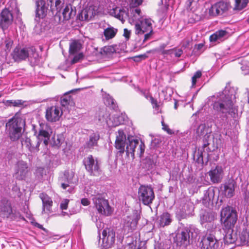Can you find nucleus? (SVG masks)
<instances>
[{
  "label": "nucleus",
  "instance_id": "obj_1",
  "mask_svg": "<svg viewBox=\"0 0 249 249\" xmlns=\"http://www.w3.org/2000/svg\"><path fill=\"white\" fill-rule=\"evenodd\" d=\"M236 92L233 87H226L225 89L219 93L212 104L213 109L223 115L224 120L227 119V114L234 117L237 109L234 106Z\"/></svg>",
  "mask_w": 249,
  "mask_h": 249
},
{
  "label": "nucleus",
  "instance_id": "obj_2",
  "mask_svg": "<svg viewBox=\"0 0 249 249\" xmlns=\"http://www.w3.org/2000/svg\"><path fill=\"white\" fill-rule=\"evenodd\" d=\"M25 125V120L17 114L8 120L5 125L6 131L12 141H16L20 138L22 128Z\"/></svg>",
  "mask_w": 249,
  "mask_h": 249
},
{
  "label": "nucleus",
  "instance_id": "obj_3",
  "mask_svg": "<svg viewBox=\"0 0 249 249\" xmlns=\"http://www.w3.org/2000/svg\"><path fill=\"white\" fill-rule=\"evenodd\" d=\"M32 130L37 139L36 146H39L41 142L45 146L48 144L52 133V129L49 125L45 123L39 122L38 125H32Z\"/></svg>",
  "mask_w": 249,
  "mask_h": 249
},
{
  "label": "nucleus",
  "instance_id": "obj_4",
  "mask_svg": "<svg viewBox=\"0 0 249 249\" xmlns=\"http://www.w3.org/2000/svg\"><path fill=\"white\" fill-rule=\"evenodd\" d=\"M199 233V230L194 226L182 228L176 236V242L178 246H187L189 244L190 237L196 238Z\"/></svg>",
  "mask_w": 249,
  "mask_h": 249
},
{
  "label": "nucleus",
  "instance_id": "obj_5",
  "mask_svg": "<svg viewBox=\"0 0 249 249\" xmlns=\"http://www.w3.org/2000/svg\"><path fill=\"white\" fill-rule=\"evenodd\" d=\"M211 133V128L208 125L204 124H200L196 128V136H203L202 148L198 149V150L200 151L198 160L201 158L202 160V154L203 152L208 154V153L211 152V149L209 147V145L210 144L209 141Z\"/></svg>",
  "mask_w": 249,
  "mask_h": 249
},
{
  "label": "nucleus",
  "instance_id": "obj_6",
  "mask_svg": "<svg viewBox=\"0 0 249 249\" xmlns=\"http://www.w3.org/2000/svg\"><path fill=\"white\" fill-rule=\"evenodd\" d=\"M83 163L90 176L99 177L102 174L101 162L97 158L89 155L84 159Z\"/></svg>",
  "mask_w": 249,
  "mask_h": 249
},
{
  "label": "nucleus",
  "instance_id": "obj_7",
  "mask_svg": "<svg viewBox=\"0 0 249 249\" xmlns=\"http://www.w3.org/2000/svg\"><path fill=\"white\" fill-rule=\"evenodd\" d=\"M221 232L220 229L208 230L205 235L201 240L202 248L203 249H217L219 247V240L216 234Z\"/></svg>",
  "mask_w": 249,
  "mask_h": 249
},
{
  "label": "nucleus",
  "instance_id": "obj_8",
  "mask_svg": "<svg viewBox=\"0 0 249 249\" xmlns=\"http://www.w3.org/2000/svg\"><path fill=\"white\" fill-rule=\"evenodd\" d=\"M151 22V19L145 18L135 24V34L138 35H144L143 42L149 40L153 33Z\"/></svg>",
  "mask_w": 249,
  "mask_h": 249
},
{
  "label": "nucleus",
  "instance_id": "obj_9",
  "mask_svg": "<svg viewBox=\"0 0 249 249\" xmlns=\"http://www.w3.org/2000/svg\"><path fill=\"white\" fill-rule=\"evenodd\" d=\"M139 200L144 205H149L153 203L155 196L153 188L149 185H142L138 191Z\"/></svg>",
  "mask_w": 249,
  "mask_h": 249
},
{
  "label": "nucleus",
  "instance_id": "obj_10",
  "mask_svg": "<svg viewBox=\"0 0 249 249\" xmlns=\"http://www.w3.org/2000/svg\"><path fill=\"white\" fill-rule=\"evenodd\" d=\"M0 215L3 217L11 218L16 219L17 217L24 219L19 212L13 213L10 200L6 197H3L0 200Z\"/></svg>",
  "mask_w": 249,
  "mask_h": 249
},
{
  "label": "nucleus",
  "instance_id": "obj_11",
  "mask_svg": "<svg viewBox=\"0 0 249 249\" xmlns=\"http://www.w3.org/2000/svg\"><path fill=\"white\" fill-rule=\"evenodd\" d=\"M118 5L110 10V15L121 20L123 23L128 17V9L127 8L128 2L126 0H119Z\"/></svg>",
  "mask_w": 249,
  "mask_h": 249
},
{
  "label": "nucleus",
  "instance_id": "obj_12",
  "mask_svg": "<svg viewBox=\"0 0 249 249\" xmlns=\"http://www.w3.org/2000/svg\"><path fill=\"white\" fill-rule=\"evenodd\" d=\"M236 182L233 179H229L220 187L219 193L223 197L230 198L234 195Z\"/></svg>",
  "mask_w": 249,
  "mask_h": 249
},
{
  "label": "nucleus",
  "instance_id": "obj_13",
  "mask_svg": "<svg viewBox=\"0 0 249 249\" xmlns=\"http://www.w3.org/2000/svg\"><path fill=\"white\" fill-rule=\"evenodd\" d=\"M94 206L98 212L103 215L108 216L111 213V208L107 200L102 197H95L93 198Z\"/></svg>",
  "mask_w": 249,
  "mask_h": 249
},
{
  "label": "nucleus",
  "instance_id": "obj_14",
  "mask_svg": "<svg viewBox=\"0 0 249 249\" xmlns=\"http://www.w3.org/2000/svg\"><path fill=\"white\" fill-rule=\"evenodd\" d=\"M74 176V173L72 171L66 170L63 174L59 178L58 184L60 187L64 190H66L68 188V191L71 192L72 188L70 185L73 183L72 179Z\"/></svg>",
  "mask_w": 249,
  "mask_h": 249
},
{
  "label": "nucleus",
  "instance_id": "obj_15",
  "mask_svg": "<svg viewBox=\"0 0 249 249\" xmlns=\"http://www.w3.org/2000/svg\"><path fill=\"white\" fill-rule=\"evenodd\" d=\"M126 136L123 130H119L116 135L115 147L118 150L117 154L122 156L125 151V146H126Z\"/></svg>",
  "mask_w": 249,
  "mask_h": 249
},
{
  "label": "nucleus",
  "instance_id": "obj_16",
  "mask_svg": "<svg viewBox=\"0 0 249 249\" xmlns=\"http://www.w3.org/2000/svg\"><path fill=\"white\" fill-rule=\"evenodd\" d=\"M62 110L57 106H52L48 107L46 110V118L51 122H55L59 120L62 115Z\"/></svg>",
  "mask_w": 249,
  "mask_h": 249
},
{
  "label": "nucleus",
  "instance_id": "obj_17",
  "mask_svg": "<svg viewBox=\"0 0 249 249\" xmlns=\"http://www.w3.org/2000/svg\"><path fill=\"white\" fill-rule=\"evenodd\" d=\"M229 9L228 3L224 1H219L212 5L209 10V14L210 16H216L221 15Z\"/></svg>",
  "mask_w": 249,
  "mask_h": 249
},
{
  "label": "nucleus",
  "instance_id": "obj_18",
  "mask_svg": "<svg viewBox=\"0 0 249 249\" xmlns=\"http://www.w3.org/2000/svg\"><path fill=\"white\" fill-rule=\"evenodd\" d=\"M28 165L26 162L19 160L15 166L14 176L18 180L24 179L28 173Z\"/></svg>",
  "mask_w": 249,
  "mask_h": 249
},
{
  "label": "nucleus",
  "instance_id": "obj_19",
  "mask_svg": "<svg viewBox=\"0 0 249 249\" xmlns=\"http://www.w3.org/2000/svg\"><path fill=\"white\" fill-rule=\"evenodd\" d=\"M36 10L35 20L38 21L40 18H44L49 10L48 6L45 0H40L36 1Z\"/></svg>",
  "mask_w": 249,
  "mask_h": 249
},
{
  "label": "nucleus",
  "instance_id": "obj_20",
  "mask_svg": "<svg viewBox=\"0 0 249 249\" xmlns=\"http://www.w3.org/2000/svg\"><path fill=\"white\" fill-rule=\"evenodd\" d=\"M102 246L105 249L112 247L115 240V232L113 230H108V232L104 230L103 231Z\"/></svg>",
  "mask_w": 249,
  "mask_h": 249
},
{
  "label": "nucleus",
  "instance_id": "obj_21",
  "mask_svg": "<svg viewBox=\"0 0 249 249\" xmlns=\"http://www.w3.org/2000/svg\"><path fill=\"white\" fill-rule=\"evenodd\" d=\"M223 230L225 233L223 237L225 244H231L234 243L240 244L239 236L237 237L236 233L233 232L232 228L225 229L223 228Z\"/></svg>",
  "mask_w": 249,
  "mask_h": 249
},
{
  "label": "nucleus",
  "instance_id": "obj_22",
  "mask_svg": "<svg viewBox=\"0 0 249 249\" xmlns=\"http://www.w3.org/2000/svg\"><path fill=\"white\" fill-rule=\"evenodd\" d=\"M12 57L15 61L19 62L25 60L29 56V51L27 48L16 47L12 53Z\"/></svg>",
  "mask_w": 249,
  "mask_h": 249
},
{
  "label": "nucleus",
  "instance_id": "obj_23",
  "mask_svg": "<svg viewBox=\"0 0 249 249\" xmlns=\"http://www.w3.org/2000/svg\"><path fill=\"white\" fill-rule=\"evenodd\" d=\"M13 19V14L10 11L5 8L1 12L0 24L2 28H6L10 25Z\"/></svg>",
  "mask_w": 249,
  "mask_h": 249
},
{
  "label": "nucleus",
  "instance_id": "obj_24",
  "mask_svg": "<svg viewBox=\"0 0 249 249\" xmlns=\"http://www.w3.org/2000/svg\"><path fill=\"white\" fill-rule=\"evenodd\" d=\"M211 180L213 183L221 182L223 176V171L221 167L217 166L214 169L210 170L209 173Z\"/></svg>",
  "mask_w": 249,
  "mask_h": 249
},
{
  "label": "nucleus",
  "instance_id": "obj_25",
  "mask_svg": "<svg viewBox=\"0 0 249 249\" xmlns=\"http://www.w3.org/2000/svg\"><path fill=\"white\" fill-rule=\"evenodd\" d=\"M134 89L135 91L138 93L139 94L144 96L146 99H148L150 98V102L153 106V108H155L157 110V113L160 112L159 109V105H158L157 101L155 100L152 96H151L149 92L144 89H141L139 87H135Z\"/></svg>",
  "mask_w": 249,
  "mask_h": 249
},
{
  "label": "nucleus",
  "instance_id": "obj_26",
  "mask_svg": "<svg viewBox=\"0 0 249 249\" xmlns=\"http://www.w3.org/2000/svg\"><path fill=\"white\" fill-rule=\"evenodd\" d=\"M140 218L139 214L136 213L132 216H127L124 222V227L128 228V232L132 231L135 230L138 221Z\"/></svg>",
  "mask_w": 249,
  "mask_h": 249
},
{
  "label": "nucleus",
  "instance_id": "obj_27",
  "mask_svg": "<svg viewBox=\"0 0 249 249\" xmlns=\"http://www.w3.org/2000/svg\"><path fill=\"white\" fill-rule=\"evenodd\" d=\"M39 197L42 202V213H50L52 211L51 208L53 205V201L51 197L44 193H41L39 195Z\"/></svg>",
  "mask_w": 249,
  "mask_h": 249
},
{
  "label": "nucleus",
  "instance_id": "obj_28",
  "mask_svg": "<svg viewBox=\"0 0 249 249\" xmlns=\"http://www.w3.org/2000/svg\"><path fill=\"white\" fill-rule=\"evenodd\" d=\"M124 120L125 115L121 114L119 115H114L110 117L106 121V123L109 127H115L123 124Z\"/></svg>",
  "mask_w": 249,
  "mask_h": 249
},
{
  "label": "nucleus",
  "instance_id": "obj_29",
  "mask_svg": "<svg viewBox=\"0 0 249 249\" xmlns=\"http://www.w3.org/2000/svg\"><path fill=\"white\" fill-rule=\"evenodd\" d=\"M179 201L181 208L190 214L194 207L190 198L187 196H183L179 198Z\"/></svg>",
  "mask_w": 249,
  "mask_h": 249
},
{
  "label": "nucleus",
  "instance_id": "obj_30",
  "mask_svg": "<svg viewBox=\"0 0 249 249\" xmlns=\"http://www.w3.org/2000/svg\"><path fill=\"white\" fill-rule=\"evenodd\" d=\"M100 139V135L98 132H93L89 134V139L85 143V147L89 149H93L98 146V142Z\"/></svg>",
  "mask_w": 249,
  "mask_h": 249
},
{
  "label": "nucleus",
  "instance_id": "obj_31",
  "mask_svg": "<svg viewBox=\"0 0 249 249\" xmlns=\"http://www.w3.org/2000/svg\"><path fill=\"white\" fill-rule=\"evenodd\" d=\"M200 221L201 224L205 223H211L215 218L214 213L212 211L201 210L199 214Z\"/></svg>",
  "mask_w": 249,
  "mask_h": 249
},
{
  "label": "nucleus",
  "instance_id": "obj_32",
  "mask_svg": "<svg viewBox=\"0 0 249 249\" xmlns=\"http://www.w3.org/2000/svg\"><path fill=\"white\" fill-rule=\"evenodd\" d=\"M128 142V143H127L125 151L127 156H129L130 154L131 157L134 159L135 148L139 144V140L134 139H129Z\"/></svg>",
  "mask_w": 249,
  "mask_h": 249
},
{
  "label": "nucleus",
  "instance_id": "obj_33",
  "mask_svg": "<svg viewBox=\"0 0 249 249\" xmlns=\"http://www.w3.org/2000/svg\"><path fill=\"white\" fill-rule=\"evenodd\" d=\"M239 239L241 245L246 244L247 241H249V221L244 222L242 231L239 235Z\"/></svg>",
  "mask_w": 249,
  "mask_h": 249
},
{
  "label": "nucleus",
  "instance_id": "obj_34",
  "mask_svg": "<svg viewBox=\"0 0 249 249\" xmlns=\"http://www.w3.org/2000/svg\"><path fill=\"white\" fill-rule=\"evenodd\" d=\"M237 215L236 211L230 206H227L223 208L221 211V219L222 221L224 219L231 217V215Z\"/></svg>",
  "mask_w": 249,
  "mask_h": 249
},
{
  "label": "nucleus",
  "instance_id": "obj_35",
  "mask_svg": "<svg viewBox=\"0 0 249 249\" xmlns=\"http://www.w3.org/2000/svg\"><path fill=\"white\" fill-rule=\"evenodd\" d=\"M172 221L171 215L168 213L165 212L160 215L158 223L160 227H164L170 225Z\"/></svg>",
  "mask_w": 249,
  "mask_h": 249
},
{
  "label": "nucleus",
  "instance_id": "obj_36",
  "mask_svg": "<svg viewBox=\"0 0 249 249\" xmlns=\"http://www.w3.org/2000/svg\"><path fill=\"white\" fill-rule=\"evenodd\" d=\"M21 142L22 146H25L30 152L39 150V146H36V144L35 145L29 138L26 137L22 138Z\"/></svg>",
  "mask_w": 249,
  "mask_h": 249
},
{
  "label": "nucleus",
  "instance_id": "obj_37",
  "mask_svg": "<svg viewBox=\"0 0 249 249\" xmlns=\"http://www.w3.org/2000/svg\"><path fill=\"white\" fill-rule=\"evenodd\" d=\"M118 32V29L111 25L105 28L104 30L103 34L106 40H108L114 38Z\"/></svg>",
  "mask_w": 249,
  "mask_h": 249
},
{
  "label": "nucleus",
  "instance_id": "obj_38",
  "mask_svg": "<svg viewBox=\"0 0 249 249\" xmlns=\"http://www.w3.org/2000/svg\"><path fill=\"white\" fill-rule=\"evenodd\" d=\"M214 193L213 191L206 190L204 192V196L202 198V203L206 207H208L211 202H213Z\"/></svg>",
  "mask_w": 249,
  "mask_h": 249
},
{
  "label": "nucleus",
  "instance_id": "obj_39",
  "mask_svg": "<svg viewBox=\"0 0 249 249\" xmlns=\"http://www.w3.org/2000/svg\"><path fill=\"white\" fill-rule=\"evenodd\" d=\"M31 53H29V60L32 66L37 65L39 63L41 57L35 49H31Z\"/></svg>",
  "mask_w": 249,
  "mask_h": 249
},
{
  "label": "nucleus",
  "instance_id": "obj_40",
  "mask_svg": "<svg viewBox=\"0 0 249 249\" xmlns=\"http://www.w3.org/2000/svg\"><path fill=\"white\" fill-rule=\"evenodd\" d=\"M76 11L74 10L71 5H67L63 10L62 14L63 17V19L68 20L74 17Z\"/></svg>",
  "mask_w": 249,
  "mask_h": 249
},
{
  "label": "nucleus",
  "instance_id": "obj_41",
  "mask_svg": "<svg viewBox=\"0 0 249 249\" xmlns=\"http://www.w3.org/2000/svg\"><path fill=\"white\" fill-rule=\"evenodd\" d=\"M237 215H231V217L223 220V228L225 229L233 228L237 222Z\"/></svg>",
  "mask_w": 249,
  "mask_h": 249
},
{
  "label": "nucleus",
  "instance_id": "obj_42",
  "mask_svg": "<svg viewBox=\"0 0 249 249\" xmlns=\"http://www.w3.org/2000/svg\"><path fill=\"white\" fill-rule=\"evenodd\" d=\"M227 33V32L225 30H218L210 36V40L211 42H215L218 40H221L222 38L225 36Z\"/></svg>",
  "mask_w": 249,
  "mask_h": 249
},
{
  "label": "nucleus",
  "instance_id": "obj_43",
  "mask_svg": "<svg viewBox=\"0 0 249 249\" xmlns=\"http://www.w3.org/2000/svg\"><path fill=\"white\" fill-rule=\"evenodd\" d=\"M103 98L104 103L107 106L113 109H115L117 108V106L115 104L114 99L109 94H106L104 96Z\"/></svg>",
  "mask_w": 249,
  "mask_h": 249
},
{
  "label": "nucleus",
  "instance_id": "obj_44",
  "mask_svg": "<svg viewBox=\"0 0 249 249\" xmlns=\"http://www.w3.org/2000/svg\"><path fill=\"white\" fill-rule=\"evenodd\" d=\"M73 103L71 96L66 93L61 97L60 103L63 107L68 108L69 105L72 104Z\"/></svg>",
  "mask_w": 249,
  "mask_h": 249
},
{
  "label": "nucleus",
  "instance_id": "obj_45",
  "mask_svg": "<svg viewBox=\"0 0 249 249\" xmlns=\"http://www.w3.org/2000/svg\"><path fill=\"white\" fill-rule=\"evenodd\" d=\"M64 141V138L62 135H54L52 138L51 141V144L53 146L59 147L61 145Z\"/></svg>",
  "mask_w": 249,
  "mask_h": 249
},
{
  "label": "nucleus",
  "instance_id": "obj_46",
  "mask_svg": "<svg viewBox=\"0 0 249 249\" xmlns=\"http://www.w3.org/2000/svg\"><path fill=\"white\" fill-rule=\"evenodd\" d=\"M81 48V44L77 41H73L70 45L69 52L71 54H74Z\"/></svg>",
  "mask_w": 249,
  "mask_h": 249
},
{
  "label": "nucleus",
  "instance_id": "obj_47",
  "mask_svg": "<svg viewBox=\"0 0 249 249\" xmlns=\"http://www.w3.org/2000/svg\"><path fill=\"white\" fill-rule=\"evenodd\" d=\"M249 1L248 0H235L234 10L240 11L246 7Z\"/></svg>",
  "mask_w": 249,
  "mask_h": 249
},
{
  "label": "nucleus",
  "instance_id": "obj_48",
  "mask_svg": "<svg viewBox=\"0 0 249 249\" xmlns=\"http://www.w3.org/2000/svg\"><path fill=\"white\" fill-rule=\"evenodd\" d=\"M26 101L22 100H11L6 101V105L8 106L21 107L24 105Z\"/></svg>",
  "mask_w": 249,
  "mask_h": 249
},
{
  "label": "nucleus",
  "instance_id": "obj_49",
  "mask_svg": "<svg viewBox=\"0 0 249 249\" xmlns=\"http://www.w3.org/2000/svg\"><path fill=\"white\" fill-rule=\"evenodd\" d=\"M85 9L87 12V14L89 18V19L94 17L97 13V9H96V7L93 5L86 7Z\"/></svg>",
  "mask_w": 249,
  "mask_h": 249
},
{
  "label": "nucleus",
  "instance_id": "obj_50",
  "mask_svg": "<svg viewBox=\"0 0 249 249\" xmlns=\"http://www.w3.org/2000/svg\"><path fill=\"white\" fill-rule=\"evenodd\" d=\"M190 214L186 212L182 208L178 210L176 212V215L178 220H180L182 219H184L187 217Z\"/></svg>",
  "mask_w": 249,
  "mask_h": 249
},
{
  "label": "nucleus",
  "instance_id": "obj_51",
  "mask_svg": "<svg viewBox=\"0 0 249 249\" xmlns=\"http://www.w3.org/2000/svg\"><path fill=\"white\" fill-rule=\"evenodd\" d=\"M241 192L245 201L249 202V188L248 187V185L242 187Z\"/></svg>",
  "mask_w": 249,
  "mask_h": 249
},
{
  "label": "nucleus",
  "instance_id": "obj_52",
  "mask_svg": "<svg viewBox=\"0 0 249 249\" xmlns=\"http://www.w3.org/2000/svg\"><path fill=\"white\" fill-rule=\"evenodd\" d=\"M78 17L79 19L81 21H89L90 20L85 8L81 11V12L78 14Z\"/></svg>",
  "mask_w": 249,
  "mask_h": 249
},
{
  "label": "nucleus",
  "instance_id": "obj_53",
  "mask_svg": "<svg viewBox=\"0 0 249 249\" xmlns=\"http://www.w3.org/2000/svg\"><path fill=\"white\" fill-rule=\"evenodd\" d=\"M171 50L172 51L170 53V56L172 57H179L183 53V50L181 49L173 48Z\"/></svg>",
  "mask_w": 249,
  "mask_h": 249
},
{
  "label": "nucleus",
  "instance_id": "obj_54",
  "mask_svg": "<svg viewBox=\"0 0 249 249\" xmlns=\"http://www.w3.org/2000/svg\"><path fill=\"white\" fill-rule=\"evenodd\" d=\"M5 50L6 52H10L12 45L13 44V41L11 38H6L5 40Z\"/></svg>",
  "mask_w": 249,
  "mask_h": 249
},
{
  "label": "nucleus",
  "instance_id": "obj_55",
  "mask_svg": "<svg viewBox=\"0 0 249 249\" xmlns=\"http://www.w3.org/2000/svg\"><path fill=\"white\" fill-rule=\"evenodd\" d=\"M202 75L201 72L200 71H197L196 72L192 78V86L196 85V79L200 78Z\"/></svg>",
  "mask_w": 249,
  "mask_h": 249
},
{
  "label": "nucleus",
  "instance_id": "obj_56",
  "mask_svg": "<svg viewBox=\"0 0 249 249\" xmlns=\"http://www.w3.org/2000/svg\"><path fill=\"white\" fill-rule=\"evenodd\" d=\"M198 0H187L186 2V5L187 8H189L190 10H192V8L191 7L193 5H196Z\"/></svg>",
  "mask_w": 249,
  "mask_h": 249
},
{
  "label": "nucleus",
  "instance_id": "obj_57",
  "mask_svg": "<svg viewBox=\"0 0 249 249\" xmlns=\"http://www.w3.org/2000/svg\"><path fill=\"white\" fill-rule=\"evenodd\" d=\"M143 0H131L130 5L131 7H135L142 4Z\"/></svg>",
  "mask_w": 249,
  "mask_h": 249
},
{
  "label": "nucleus",
  "instance_id": "obj_58",
  "mask_svg": "<svg viewBox=\"0 0 249 249\" xmlns=\"http://www.w3.org/2000/svg\"><path fill=\"white\" fill-rule=\"evenodd\" d=\"M92 220L93 221L96 223V226L98 228H100L102 227V223L100 221V220L98 218L97 216H92Z\"/></svg>",
  "mask_w": 249,
  "mask_h": 249
},
{
  "label": "nucleus",
  "instance_id": "obj_59",
  "mask_svg": "<svg viewBox=\"0 0 249 249\" xmlns=\"http://www.w3.org/2000/svg\"><path fill=\"white\" fill-rule=\"evenodd\" d=\"M147 57H148L147 55L145 53V54H141V55L135 56L134 60L136 61H140L142 60H144L146 58H147Z\"/></svg>",
  "mask_w": 249,
  "mask_h": 249
},
{
  "label": "nucleus",
  "instance_id": "obj_60",
  "mask_svg": "<svg viewBox=\"0 0 249 249\" xmlns=\"http://www.w3.org/2000/svg\"><path fill=\"white\" fill-rule=\"evenodd\" d=\"M161 124L162 126V129L166 131L168 134H172L173 133V131L171 129H169L168 128V126L167 124H165L163 121L161 122Z\"/></svg>",
  "mask_w": 249,
  "mask_h": 249
},
{
  "label": "nucleus",
  "instance_id": "obj_61",
  "mask_svg": "<svg viewBox=\"0 0 249 249\" xmlns=\"http://www.w3.org/2000/svg\"><path fill=\"white\" fill-rule=\"evenodd\" d=\"M69 200L65 199L62 201L60 204V208L62 210H66L68 208Z\"/></svg>",
  "mask_w": 249,
  "mask_h": 249
},
{
  "label": "nucleus",
  "instance_id": "obj_62",
  "mask_svg": "<svg viewBox=\"0 0 249 249\" xmlns=\"http://www.w3.org/2000/svg\"><path fill=\"white\" fill-rule=\"evenodd\" d=\"M145 149V146L144 144V143L141 142V144L139 145V147L138 149V150H139V155L140 156H141L144 153Z\"/></svg>",
  "mask_w": 249,
  "mask_h": 249
},
{
  "label": "nucleus",
  "instance_id": "obj_63",
  "mask_svg": "<svg viewBox=\"0 0 249 249\" xmlns=\"http://www.w3.org/2000/svg\"><path fill=\"white\" fill-rule=\"evenodd\" d=\"M130 31L128 29L125 28L124 30V35L123 36L125 37L126 40H128L130 37Z\"/></svg>",
  "mask_w": 249,
  "mask_h": 249
},
{
  "label": "nucleus",
  "instance_id": "obj_64",
  "mask_svg": "<svg viewBox=\"0 0 249 249\" xmlns=\"http://www.w3.org/2000/svg\"><path fill=\"white\" fill-rule=\"evenodd\" d=\"M81 204L85 206H88L90 204V202L88 198H83L81 200Z\"/></svg>",
  "mask_w": 249,
  "mask_h": 249
}]
</instances>
